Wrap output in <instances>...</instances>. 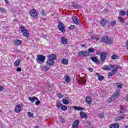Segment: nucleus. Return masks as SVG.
<instances>
[{
  "mask_svg": "<svg viewBox=\"0 0 128 128\" xmlns=\"http://www.w3.org/2000/svg\"><path fill=\"white\" fill-rule=\"evenodd\" d=\"M101 40L102 42H104V44H112L114 42L112 38L110 36H104L101 38Z\"/></svg>",
  "mask_w": 128,
  "mask_h": 128,
  "instance_id": "1",
  "label": "nucleus"
},
{
  "mask_svg": "<svg viewBox=\"0 0 128 128\" xmlns=\"http://www.w3.org/2000/svg\"><path fill=\"white\" fill-rule=\"evenodd\" d=\"M119 96H120V90H117L115 91L114 93L112 96V97L109 98L108 100V104H110V102H112V100H114V98H118Z\"/></svg>",
  "mask_w": 128,
  "mask_h": 128,
  "instance_id": "2",
  "label": "nucleus"
},
{
  "mask_svg": "<svg viewBox=\"0 0 128 128\" xmlns=\"http://www.w3.org/2000/svg\"><path fill=\"white\" fill-rule=\"evenodd\" d=\"M20 30L22 34L24 36H26V38H28V36H30V33L28 32V31L26 28V27L21 26Z\"/></svg>",
  "mask_w": 128,
  "mask_h": 128,
  "instance_id": "3",
  "label": "nucleus"
},
{
  "mask_svg": "<svg viewBox=\"0 0 128 128\" xmlns=\"http://www.w3.org/2000/svg\"><path fill=\"white\" fill-rule=\"evenodd\" d=\"M36 60L38 64L44 62V60H46V56L42 54L38 55Z\"/></svg>",
  "mask_w": 128,
  "mask_h": 128,
  "instance_id": "4",
  "label": "nucleus"
},
{
  "mask_svg": "<svg viewBox=\"0 0 128 128\" xmlns=\"http://www.w3.org/2000/svg\"><path fill=\"white\" fill-rule=\"evenodd\" d=\"M58 26L59 30L62 32H66V30L64 29L65 26L64 24V23L59 22Z\"/></svg>",
  "mask_w": 128,
  "mask_h": 128,
  "instance_id": "5",
  "label": "nucleus"
},
{
  "mask_svg": "<svg viewBox=\"0 0 128 128\" xmlns=\"http://www.w3.org/2000/svg\"><path fill=\"white\" fill-rule=\"evenodd\" d=\"M79 56H88L90 54L86 50L80 51L78 52Z\"/></svg>",
  "mask_w": 128,
  "mask_h": 128,
  "instance_id": "6",
  "label": "nucleus"
},
{
  "mask_svg": "<svg viewBox=\"0 0 128 128\" xmlns=\"http://www.w3.org/2000/svg\"><path fill=\"white\" fill-rule=\"evenodd\" d=\"M112 68H113V70H112V72L116 74L118 72V70H120L122 67H120V66L112 65Z\"/></svg>",
  "mask_w": 128,
  "mask_h": 128,
  "instance_id": "7",
  "label": "nucleus"
},
{
  "mask_svg": "<svg viewBox=\"0 0 128 128\" xmlns=\"http://www.w3.org/2000/svg\"><path fill=\"white\" fill-rule=\"evenodd\" d=\"M22 106H24V104H22V103L18 104L14 108V111L16 112H20L22 110L21 108H22Z\"/></svg>",
  "mask_w": 128,
  "mask_h": 128,
  "instance_id": "8",
  "label": "nucleus"
},
{
  "mask_svg": "<svg viewBox=\"0 0 128 128\" xmlns=\"http://www.w3.org/2000/svg\"><path fill=\"white\" fill-rule=\"evenodd\" d=\"M108 56V53L104 52H101L100 57V60L102 62H104L106 58V56Z\"/></svg>",
  "mask_w": 128,
  "mask_h": 128,
  "instance_id": "9",
  "label": "nucleus"
},
{
  "mask_svg": "<svg viewBox=\"0 0 128 128\" xmlns=\"http://www.w3.org/2000/svg\"><path fill=\"white\" fill-rule=\"evenodd\" d=\"M30 16H32V18H36V16H38V13L34 9L30 10Z\"/></svg>",
  "mask_w": 128,
  "mask_h": 128,
  "instance_id": "10",
  "label": "nucleus"
},
{
  "mask_svg": "<svg viewBox=\"0 0 128 128\" xmlns=\"http://www.w3.org/2000/svg\"><path fill=\"white\" fill-rule=\"evenodd\" d=\"M112 65H105L102 68V70H112Z\"/></svg>",
  "mask_w": 128,
  "mask_h": 128,
  "instance_id": "11",
  "label": "nucleus"
},
{
  "mask_svg": "<svg viewBox=\"0 0 128 128\" xmlns=\"http://www.w3.org/2000/svg\"><path fill=\"white\" fill-rule=\"evenodd\" d=\"M78 124H80V121H78V120H76L72 124V128H78Z\"/></svg>",
  "mask_w": 128,
  "mask_h": 128,
  "instance_id": "12",
  "label": "nucleus"
},
{
  "mask_svg": "<svg viewBox=\"0 0 128 128\" xmlns=\"http://www.w3.org/2000/svg\"><path fill=\"white\" fill-rule=\"evenodd\" d=\"M72 20H73L75 24H80V21L78 20V19L76 18V16H73L72 17Z\"/></svg>",
  "mask_w": 128,
  "mask_h": 128,
  "instance_id": "13",
  "label": "nucleus"
},
{
  "mask_svg": "<svg viewBox=\"0 0 128 128\" xmlns=\"http://www.w3.org/2000/svg\"><path fill=\"white\" fill-rule=\"evenodd\" d=\"M47 66H50L54 64V60H52L49 59L47 60L46 62Z\"/></svg>",
  "mask_w": 128,
  "mask_h": 128,
  "instance_id": "14",
  "label": "nucleus"
},
{
  "mask_svg": "<svg viewBox=\"0 0 128 128\" xmlns=\"http://www.w3.org/2000/svg\"><path fill=\"white\" fill-rule=\"evenodd\" d=\"M80 118H88V115L86 114V112H81L80 113Z\"/></svg>",
  "mask_w": 128,
  "mask_h": 128,
  "instance_id": "15",
  "label": "nucleus"
},
{
  "mask_svg": "<svg viewBox=\"0 0 128 128\" xmlns=\"http://www.w3.org/2000/svg\"><path fill=\"white\" fill-rule=\"evenodd\" d=\"M126 118V114H124L123 116H118L115 118L116 122H118V120H124Z\"/></svg>",
  "mask_w": 128,
  "mask_h": 128,
  "instance_id": "16",
  "label": "nucleus"
},
{
  "mask_svg": "<svg viewBox=\"0 0 128 128\" xmlns=\"http://www.w3.org/2000/svg\"><path fill=\"white\" fill-rule=\"evenodd\" d=\"M90 58L91 60H92V62H95V64H98V58L90 56Z\"/></svg>",
  "mask_w": 128,
  "mask_h": 128,
  "instance_id": "17",
  "label": "nucleus"
},
{
  "mask_svg": "<svg viewBox=\"0 0 128 128\" xmlns=\"http://www.w3.org/2000/svg\"><path fill=\"white\" fill-rule=\"evenodd\" d=\"M29 100L31 101V102L34 103L36 100H38V98L36 96H33V97H29L28 98Z\"/></svg>",
  "mask_w": 128,
  "mask_h": 128,
  "instance_id": "18",
  "label": "nucleus"
},
{
  "mask_svg": "<svg viewBox=\"0 0 128 128\" xmlns=\"http://www.w3.org/2000/svg\"><path fill=\"white\" fill-rule=\"evenodd\" d=\"M120 128V124L118 123L112 124L110 126V128Z\"/></svg>",
  "mask_w": 128,
  "mask_h": 128,
  "instance_id": "19",
  "label": "nucleus"
},
{
  "mask_svg": "<svg viewBox=\"0 0 128 128\" xmlns=\"http://www.w3.org/2000/svg\"><path fill=\"white\" fill-rule=\"evenodd\" d=\"M80 84H86V78L85 76L82 77L80 78V82H79Z\"/></svg>",
  "mask_w": 128,
  "mask_h": 128,
  "instance_id": "20",
  "label": "nucleus"
},
{
  "mask_svg": "<svg viewBox=\"0 0 128 128\" xmlns=\"http://www.w3.org/2000/svg\"><path fill=\"white\" fill-rule=\"evenodd\" d=\"M61 42L63 44H68V38L62 37Z\"/></svg>",
  "mask_w": 128,
  "mask_h": 128,
  "instance_id": "21",
  "label": "nucleus"
},
{
  "mask_svg": "<svg viewBox=\"0 0 128 128\" xmlns=\"http://www.w3.org/2000/svg\"><path fill=\"white\" fill-rule=\"evenodd\" d=\"M74 108L76 110H86V108L80 106H74Z\"/></svg>",
  "mask_w": 128,
  "mask_h": 128,
  "instance_id": "22",
  "label": "nucleus"
},
{
  "mask_svg": "<svg viewBox=\"0 0 128 128\" xmlns=\"http://www.w3.org/2000/svg\"><path fill=\"white\" fill-rule=\"evenodd\" d=\"M56 56L54 54H52L49 56V60H56Z\"/></svg>",
  "mask_w": 128,
  "mask_h": 128,
  "instance_id": "23",
  "label": "nucleus"
},
{
  "mask_svg": "<svg viewBox=\"0 0 128 128\" xmlns=\"http://www.w3.org/2000/svg\"><path fill=\"white\" fill-rule=\"evenodd\" d=\"M86 102L88 104H92V98L87 96L86 98Z\"/></svg>",
  "mask_w": 128,
  "mask_h": 128,
  "instance_id": "24",
  "label": "nucleus"
},
{
  "mask_svg": "<svg viewBox=\"0 0 128 128\" xmlns=\"http://www.w3.org/2000/svg\"><path fill=\"white\" fill-rule=\"evenodd\" d=\"M41 69L42 70H50V68L47 66L46 65H44L42 66H41Z\"/></svg>",
  "mask_w": 128,
  "mask_h": 128,
  "instance_id": "25",
  "label": "nucleus"
},
{
  "mask_svg": "<svg viewBox=\"0 0 128 128\" xmlns=\"http://www.w3.org/2000/svg\"><path fill=\"white\" fill-rule=\"evenodd\" d=\"M61 62L62 64H65V66H66V64H68V60L67 59H62Z\"/></svg>",
  "mask_w": 128,
  "mask_h": 128,
  "instance_id": "26",
  "label": "nucleus"
},
{
  "mask_svg": "<svg viewBox=\"0 0 128 128\" xmlns=\"http://www.w3.org/2000/svg\"><path fill=\"white\" fill-rule=\"evenodd\" d=\"M101 24L102 26H106V20H104V18H102V20Z\"/></svg>",
  "mask_w": 128,
  "mask_h": 128,
  "instance_id": "27",
  "label": "nucleus"
},
{
  "mask_svg": "<svg viewBox=\"0 0 128 128\" xmlns=\"http://www.w3.org/2000/svg\"><path fill=\"white\" fill-rule=\"evenodd\" d=\"M118 20L120 22H122V24H125L124 18L122 17H118Z\"/></svg>",
  "mask_w": 128,
  "mask_h": 128,
  "instance_id": "28",
  "label": "nucleus"
},
{
  "mask_svg": "<svg viewBox=\"0 0 128 128\" xmlns=\"http://www.w3.org/2000/svg\"><path fill=\"white\" fill-rule=\"evenodd\" d=\"M20 60H16V61H15L14 63V66H20Z\"/></svg>",
  "mask_w": 128,
  "mask_h": 128,
  "instance_id": "29",
  "label": "nucleus"
},
{
  "mask_svg": "<svg viewBox=\"0 0 128 128\" xmlns=\"http://www.w3.org/2000/svg\"><path fill=\"white\" fill-rule=\"evenodd\" d=\"M56 106L58 108H60L62 106V102H58L56 104Z\"/></svg>",
  "mask_w": 128,
  "mask_h": 128,
  "instance_id": "30",
  "label": "nucleus"
},
{
  "mask_svg": "<svg viewBox=\"0 0 128 128\" xmlns=\"http://www.w3.org/2000/svg\"><path fill=\"white\" fill-rule=\"evenodd\" d=\"M14 44H18V46H20L22 44V40H16L14 42Z\"/></svg>",
  "mask_w": 128,
  "mask_h": 128,
  "instance_id": "31",
  "label": "nucleus"
},
{
  "mask_svg": "<svg viewBox=\"0 0 128 128\" xmlns=\"http://www.w3.org/2000/svg\"><path fill=\"white\" fill-rule=\"evenodd\" d=\"M126 11H123V10L119 11V14L122 16H126Z\"/></svg>",
  "mask_w": 128,
  "mask_h": 128,
  "instance_id": "32",
  "label": "nucleus"
},
{
  "mask_svg": "<svg viewBox=\"0 0 128 128\" xmlns=\"http://www.w3.org/2000/svg\"><path fill=\"white\" fill-rule=\"evenodd\" d=\"M62 102H63L64 104H70V102L66 99L62 100Z\"/></svg>",
  "mask_w": 128,
  "mask_h": 128,
  "instance_id": "33",
  "label": "nucleus"
},
{
  "mask_svg": "<svg viewBox=\"0 0 128 128\" xmlns=\"http://www.w3.org/2000/svg\"><path fill=\"white\" fill-rule=\"evenodd\" d=\"M61 110H62L66 111L68 110V106H66L64 105H62V106L61 107Z\"/></svg>",
  "mask_w": 128,
  "mask_h": 128,
  "instance_id": "34",
  "label": "nucleus"
},
{
  "mask_svg": "<svg viewBox=\"0 0 128 128\" xmlns=\"http://www.w3.org/2000/svg\"><path fill=\"white\" fill-rule=\"evenodd\" d=\"M110 24V26H116V20L111 21Z\"/></svg>",
  "mask_w": 128,
  "mask_h": 128,
  "instance_id": "35",
  "label": "nucleus"
},
{
  "mask_svg": "<svg viewBox=\"0 0 128 128\" xmlns=\"http://www.w3.org/2000/svg\"><path fill=\"white\" fill-rule=\"evenodd\" d=\"M98 80H100V82H102V80L104 79V76H98Z\"/></svg>",
  "mask_w": 128,
  "mask_h": 128,
  "instance_id": "36",
  "label": "nucleus"
},
{
  "mask_svg": "<svg viewBox=\"0 0 128 128\" xmlns=\"http://www.w3.org/2000/svg\"><path fill=\"white\" fill-rule=\"evenodd\" d=\"M87 52H88L89 54H90V52L93 53V52H94V49L90 48L88 49V51H87Z\"/></svg>",
  "mask_w": 128,
  "mask_h": 128,
  "instance_id": "37",
  "label": "nucleus"
},
{
  "mask_svg": "<svg viewBox=\"0 0 128 128\" xmlns=\"http://www.w3.org/2000/svg\"><path fill=\"white\" fill-rule=\"evenodd\" d=\"M126 112V109L124 108L121 107L120 108V114H124Z\"/></svg>",
  "mask_w": 128,
  "mask_h": 128,
  "instance_id": "38",
  "label": "nucleus"
},
{
  "mask_svg": "<svg viewBox=\"0 0 128 128\" xmlns=\"http://www.w3.org/2000/svg\"><path fill=\"white\" fill-rule=\"evenodd\" d=\"M72 8H80V5H78V4L72 5Z\"/></svg>",
  "mask_w": 128,
  "mask_h": 128,
  "instance_id": "39",
  "label": "nucleus"
},
{
  "mask_svg": "<svg viewBox=\"0 0 128 128\" xmlns=\"http://www.w3.org/2000/svg\"><path fill=\"white\" fill-rule=\"evenodd\" d=\"M118 56L116 54H114L112 56V60H116L118 59Z\"/></svg>",
  "mask_w": 128,
  "mask_h": 128,
  "instance_id": "40",
  "label": "nucleus"
},
{
  "mask_svg": "<svg viewBox=\"0 0 128 128\" xmlns=\"http://www.w3.org/2000/svg\"><path fill=\"white\" fill-rule=\"evenodd\" d=\"M66 82H70V76H67L65 80Z\"/></svg>",
  "mask_w": 128,
  "mask_h": 128,
  "instance_id": "41",
  "label": "nucleus"
},
{
  "mask_svg": "<svg viewBox=\"0 0 128 128\" xmlns=\"http://www.w3.org/2000/svg\"><path fill=\"white\" fill-rule=\"evenodd\" d=\"M68 30H74V28H76V26L71 25L70 27L68 28Z\"/></svg>",
  "mask_w": 128,
  "mask_h": 128,
  "instance_id": "42",
  "label": "nucleus"
},
{
  "mask_svg": "<svg viewBox=\"0 0 128 128\" xmlns=\"http://www.w3.org/2000/svg\"><path fill=\"white\" fill-rule=\"evenodd\" d=\"M0 12H2L3 14H6V10H4V8H0Z\"/></svg>",
  "mask_w": 128,
  "mask_h": 128,
  "instance_id": "43",
  "label": "nucleus"
},
{
  "mask_svg": "<svg viewBox=\"0 0 128 128\" xmlns=\"http://www.w3.org/2000/svg\"><path fill=\"white\" fill-rule=\"evenodd\" d=\"M117 86L118 88H122V84H120L119 83H118Z\"/></svg>",
  "mask_w": 128,
  "mask_h": 128,
  "instance_id": "44",
  "label": "nucleus"
},
{
  "mask_svg": "<svg viewBox=\"0 0 128 128\" xmlns=\"http://www.w3.org/2000/svg\"><path fill=\"white\" fill-rule=\"evenodd\" d=\"M57 96L59 98H62L64 96L60 93L57 94Z\"/></svg>",
  "mask_w": 128,
  "mask_h": 128,
  "instance_id": "45",
  "label": "nucleus"
},
{
  "mask_svg": "<svg viewBox=\"0 0 128 128\" xmlns=\"http://www.w3.org/2000/svg\"><path fill=\"white\" fill-rule=\"evenodd\" d=\"M114 72H108V76H114Z\"/></svg>",
  "mask_w": 128,
  "mask_h": 128,
  "instance_id": "46",
  "label": "nucleus"
},
{
  "mask_svg": "<svg viewBox=\"0 0 128 128\" xmlns=\"http://www.w3.org/2000/svg\"><path fill=\"white\" fill-rule=\"evenodd\" d=\"M28 116H30V118H34V114H32L30 112H28Z\"/></svg>",
  "mask_w": 128,
  "mask_h": 128,
  "instance_id": "47",
  "label": "nucleus"
},
{
  "mask_svg": "<svg viewBox=\"0 0 128 128\" xmlns=\"http://www.w3.org/2000/svg\"><path fill=\"white\" fill-rule=\"evenodd\" d=\"M40 101L37 100V101L36 102L35 104L36 106H40Z\"/></svg>",
  "mask_w": 128,
  "mask_h": 128,
  "instance_id": "48",
  "label": "nucleus"
},
{
  "mask_svg": "<svg viewBox=\"0 0 128 128\" xmlns=\"http://www.w3.org/2000/svg\"><path fill=\"white\" fill-rule=\"evenodd\" d=\"M4 87H2V86H0V92H2V90H4Z\"/></svg>",
  "mask_w": 128,
  "mask_h": 128,
  "instance_id": "49",
  "label": "nucleus"
},
{
  "mask_svg": "<svg viewBox=\"0 0 128 128\" xmlns=\"http://www.w3.org/2000/svg\"><path fill=\"white\" fill-rule=\"evenodd\" d=\"M17 72H22V68H20L18 67L16 69Z\"/></svg>",
  "mask_w": 128,
  "mask_h": 128,
  "instance_id": "50",
  "label": "nucleus"
},
{
  "mask_svg": "<svg viewBox=\"0 0 128 128\" xmlns=\"http://www.w3.org/2000/svg\"><path fill=\"white\" fill-rule=\"evenodd\" d=\"M90 72H94V69L92 68H89Z\"/></svg>",
  "mask_w": 128,
  "mask_h": 128,
  "instance_id": "51",
  "label": "nucleus"
},
{
  "mask_svg": "<svg viewBox=\"0 0 128 128\" xmlns=\"http://www.w3.org/2000/svg\"><path fill=\"white\" fill-rule=\"evenodd\" d=\"M100 118H104V115L102 114H100V116H99Z\"/></svg>",
  "mask_w": 128,
  "mask_h": 128,
  "instance_id": "52",
  "label": "nucleus"
},
{
  "mask_svg": "<svg viewBox=\"0 0 128 128\" xmlns=\"http://www.w3.org/2000/svg\"><path fill=\"white\" fill-rule=\"evenodd\" d=\"M42 14L43 15V16H44V10H42Z\"/></svg>",
  "mask_w": 128,
  "mask_h": 128,
  "instance_id": "53",
  "label": "nucleus"
},
{
  "mask_svg": "<svg viewBox=\"0 0 128 128\" xmlns=\"http://www.w3.org/2000/svg\"><path fill=\"white\" fill-rule=\"evenodd\" d=\"M6 4H8V0H4Z\"/></svg>",
  "mask_w": 128,
  "mask_h": 128,
  "instance_id": "54",
  "label": "nucleus"
},
{
  "mask_svg": "<svg viewBox=\"0 0 128 128\" xmlns=\"http://www.w3.org/2000/svg\"><path fill=\"white\" fill-rule=\"evenodd\" d=\"M43 22H46V18H44L43 19Z\"/></svg>",
  "mask_w": 128,
  "mask_h": 128,
  "instance_id": "55",
  "label": "nucleus"
},
{
  "mask_svg": "<svg viewBox=\"0 0 128 128\" xmlns=\"http://www.w3.org/2000/svg\"><path fill=\"white\" fill-rule=\"evenodd\" d=\"M82 48H84V46H86V45H84V44H82Z\"/></svg>",
  "mask_w": 128,
  "mask_h": 128,
  "instance_id": "56",
  "label": "nucleus"
},
{
  "mask_svg": "<svg viewBox=\"0 0 128 128\" xmlns=\"http://www.w3.org/2000/svg\"><path fill=\"white\" fill-rule=\"evenodd\" d=\"M96 76H98H98H100V75L98 74V72H96Z\"/></svg>",
  "mask_w": 128,
  "mask_h": 128,
  "instance_id": "57",
  "label": "nucleus"
},
{
  "mask_svg": "<svg viewBox=\"0 0 128 128\" xmlns=\"http://www.w3.org/2000/svg\"><path fill=\"white\" fill-rule=\"evenodd\" d=\"M40 128V127L38 126H36L35 128Z\"/></svg>",
  "mask_w": 128,
  "mask_h": 128,
  "instance_id": "58",
  "label": "nucleus"
},
{
  "mask_svg": "<svg viewBox=\"0 0 128 128\" xmlns=\"http://www.w3.org/2000/svg\"><path fill=\"white\" fill-rule=\"evenodd\" d=\"M126 128H128V126H126Z\"/></svg>",
  "mask_w": 128,
  "mask_h": 128,
  "instance_id": "59",
  "label": "nucleus"
},
{
  "mask_svg": "<svg viewBox=\"0 0 128 128\" xmlns=\"http://www.w3.org/2000/svg\"><path fill=\"white\" fill-rule=\"evenodd\" d=\"M126 24L127 26H128V24H126H126Z\"/></svg>",
  "mask_w": 128,
  "mask_h": 128,
  "instance_id": "60",
  "label": "nucleus"
}]
</instances>
